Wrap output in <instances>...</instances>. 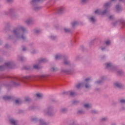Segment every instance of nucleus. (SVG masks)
<instances>
[{"label": "nucleus", "instance_id": "1", "mask_svg": "<svg viewBox=\"0 0 125 125\" xmlns=\"http://www.w3.org/2000/svg\"><path fill=\"white\" fill-rule=\"evenodd\" d=\"M34 78H36V77L34 76H29L22 77L21 78H15V81L12 82V84L15 86H18V85H19L20 84V83H18V82H24V80H31V79H33Z\"/></svg>", "mask_w": 125, "mask_h": 125}, {"label": "nucleus", "instance_id": "2", "mask_svg": "<svg viewBox=\"0 0 125 125\" xmlns=\"http://www.w3.org/2000/svg\"><path fill=\"white\" fill-rule=\"evenodd\" d=\"M26 29L23 27H21L19 28H17L15 29H14L13 30V33L14 35H16L17 37H18V35H19V33H20V31H22V32H24V31H25Z\"/></svg>", "mask_w": 125, "mask_h": 125}, {"label": "nucleus", "instance_id": "3", "mask_svg": "<svg viewBox=\"0 0 125 125\" xmlns=\"http://www.w3.org/2000/svg\"><path fill=\"white\" fill-rule=\"evenodd\" d=\"M11 65V62H7L5 63V66L3 65V66H0V71H2V70H4V67H10V66Z\"/></svg>", "mask_w": 125, "mask_h": 125}, {"label": "nucleus", "instance_id": "4", "mask_svg": "<svg viewBox=\"0 0 125 125\" xmlns=\"http://www.w3.org/2000/svg\"><path fill=\"white\" fill-rule=\"evenodd\" d=\"M95 14H101L102 15H104V14H106L107 13V10H105L101 13V11H100V10H96L95 11Z\"/></svg>", "mask_w": 125, "mask_h": 125}, {"label": "nucleus", "instance_id": "5", "mask_svg": "<svg viewBox=\"0 0 125 125\" xmlns=\"http://www.w3.org/2000/svg\"><path fill=\"white\" fill-rule=\"evenodd\" d=\"M116 23H119V24H121L122 25V28H125V21L124 20H120L118 21H116Z\"/></svg>", "mask_w": 125, "mask_h": 125}, {"label": "nucleus", "instance_id": "6", "mask_svg": "<svg viewBox=\"0 0 125 125\" xmlns=\"http://www.w3.org/2000/svg\"><path fill=\"white\" fill-rule=\"evenodd\" d=\"M16 104H17L18 105H20L21 104H22V100H21V99L16 100Z\"/></svg>", "mask_w": 125, "mask_h": 125}, {"label": "nucleus", "instance_id": "7", "mask_svg": "<svg viewBox=\"0 0 125 125\" xmlns=\"http://www.w3.org/2000/svg\"><path fill=\"white\" fill-rule=\"evenodd\" d=\"M115 86L119 87V88H122L123 87V85L121 83H115Z\"/></svg>", "mask_w": 125, "mask_h": 125}, {"label": "nucleus", "instance_id": "8", "mask_svg": "<svg viewBox=\"0 0 125 125\" xmlns=\"http://www.w3.org/2000/svg\"><path fill=\"white\" fill-rule=\"evenodd\" d=\"M3 99L5 101L10 100V99H12V98L11 97L5 96L3 97Z\"/></svg>", "mask_w": 125, "mask_h": 125}, {"label": "nucleus", "instance_id": "9", "mask_svg": "<svg viewBox=\"0 0 125 125\" xmlns=\"http://www.w3.org/2000/svg\"><path fill=\"white\" fill-rule=\"evenodd\" d=\"M45 62H47V60L45 59H41L39 60L40 63H45Z\"/></svg>", "mask_w": 125, "mask_h": 125}, {"label": "nucleus", "instance_id": "10", "mask_svg": "<svg viewBox=\"0 0 125 125\" xmlns=\"http://www.w3.org/2000/svg\"><path fill=\"white\" fill-rule=\"evenodd\" d=\"M44 0H33L32 1V4H35V3H38V2H40V1H42Z\"/></svg>", "mask_w": 125, "mask_h": 125}, {"label": "nucleus", "instance_id": "11", "mask_svg": "<svg viewBox=\"0 0 125 125\" xmlns=\"http://www.w3.org/2000/svg\"><path fill=\"white\" fill-rule=\"evenodd\" d=\"M9 122L13 125H16V121L13 119H10Z\"/></svg>", "mask_w": 125, "mask_h": 125}, {"label": "nucleus", "instance_id": "12", "mask_svg": "<svg viewBox=\"0 0 125 125\" xmlns=\"http://www.w3.org/2000/svg\"><path fill=\"white\" fill-rule=\"evenodd\" d=\"M72 27H76V26H78V22L77 21L74 22L72 23Z\"/></svg>", "mask_w": 125, "mask_h": 125}, {"label": "nucleus", "instance_id": "13", "mask_svg": "<svg viewBox=\"0 0 125 125\" xmlns=\"http://www.w3.org/2000/svg\"><path fill=\"white\" fill-rule=\"evenodd\" d=\"M64 63L65 65H69V64H70V62H69L68 60H65Z\"/></svg>", "mask_w": 125, "mask_h": 125}, {"label": "nucleus", "instance_id": "14", "mask_svg": "<svg viewBox=\"0 0 125 125\" xmlns=\"http://www.w3.org/2000/svg\"><path fill=\"white\" fill-rule=\"evenodd\" d=\"M61 57H62V56H61V55H57L56 56V59H61Z\"/></svg>", "mask_w": 125, "mask_h": 125}, {"label": "nucleus", "instance_id": "15", "mask_svg": "<svg viewBox=\"0 0 125 125\" xmlns=\"http://www.w3.org/2000/svg\"><path fill=\"white\" fill-rule=\"evenodd\" d=\"M39 79H45L46 78V76L45 75H40L39 76Z\"/></svg>", "mask_w": 125, "mask_h": 125}, {"label": "nucleus", "instance_id": "16", "mask_svg": "<svg viewBox=\"0 0 125 125\" xmlns=\"http://www.w3.org/2000/svg\"><path fill=\"white\" fill-rule=\"evenodd\" d=\"M25 101L26 102H30L31 101V99L28 97H26L24 99Z\"/></svg>", "mask_w": 125, "mask_h": 125}, {"label": "nucleus", "instance_id": "17", "mask_svg": "<svg viewBox=\"0 0 125 125\" xmlns=\"http://www.w3.org/2000/svg\"><path fill=\"white\" fill-rule=\"evenodd\" d=\"M84 107L85 108H90V107H91V106L90 105H89V104H84Z\"/></svg>", "mask_w": 125, "mask_h": 125}, {"label": "nucleus", "instance_id": "18", "mask_svg": "<svg viewBox=\"0 0 125 125\" xmlns=\"http://www.w3.org/2000/svg\"><path fill=\"white\" fill-rule=\"evenodd\" d=\"M121 6L117 5L116 6V9L117 11H119V10H121Z\"/></svg>", "mask_w": 125, "mask_h": 125}, {"label": "nucleus", "instance_id": "19", "mask_svg": "<svg viewBox=\"0 0 125 125\" xmlns=\"http://www.w3.org/2000/svg\"><path fill=\"white\" fill-rule=\"evenodd\" d=\"M82 85H83V84L82 83H80L78 85H76V87H77V88H80L81 87V86H82Z\"/></svg>", "mask_w": 125, "mask_h": 125}, {"label": "nucleus", "instance_id": "20", "mask_svg": "<svg viewBox=\"0 0 125 125\" xmlns=\"http://www.w3.org/2000/svg\"><path fill=\"white\" fill-rule=\"evenodd\" d=\"M106 68H109V67H111L112 66V64L110 63H108L106 64Z\"/></svg>", "mask_w": 125, "mask_h": 125}, {"label": "nucleus", "instance_id": "21", "mask_svg": "<svg viewBox=\"0 0 125 125\" xmlns=\"http://www.w3.org/2000/svg\"><path fill=\"white\" fill-rule=\"evenodd\" d=\"M110 6V3H106L104 4V7H109Z\"/></svg>", "mask_w": 125, "mask_h": 125}, {"label": "nucleus", "instance_id": "22", "mask_svg": "<svg viewBox=\"0 0 125 125\" xmlns=\"http://www.w3.org/2000/svg\"><path fill=\"white\" fill-rule=\"evenodd\" d=\"M75 94H76V93H75L74 92H70L71 96H75Z\"/></svg>", "mask_w": 125, "mask_h": 125}, {"label": "nucleus", "instance_id": "23", "mask_svg": "<svg viewBox=\"0 0 125 125\" xmlns=\"http://www.w3.org/2000/svg\"><path fill=\"white\" fill-rule=\"evenodd\" d=\"M34 69H40V66L39 65H34Z\"/></svg>", "mask_w": 125, "mask_h": 125}, {"label": "nucleus", "instance_id": "24", "mask_svg": "<svg viewBox=\"0 0 125 125\" xmlns=\"http://www.w3.org/2000/svg\"><path fill=\"white\" fill-rule=\"evenodd\" d=\"M90 20H91V21H92V22H95V20L94 18H93V17H91L90 18Z\"/></svg>", "mask_w": 125, "mask_h": 125}, {"label": "nucleus", "instance_id": "25", "mask_svg": "<svg viewBox=\"0 0 125 125\" xmlns=\"http://www.w3.org/2000/svg\"><path fill=\"white\" fill-rule=\"evenodd\" d=\"M36 96H37V97L41 98L42 97V95L41 94L37 93L36 94Z\"/></svg>", "mask_w": 125, "mask_h": 125}, {"label": "nucleus", "instance_id": "26", "mask_svg": "<svg viewBox=\"0 0 125 125\" xmlns=\"http://www.w3.org/2000/svg\"><path fill=\"white\" fill-rule=\"evenodd\" d=\"M110 43H111V42L110 41H107L106 42V44L107 45L110 44Z\"/></svg>", "mask_w": 125, "mask_h": 125}, {"label": "nucleus", "instance_id": "27", "mask_svg": "<svg viewBox=\"0 0 125 125\" xmlns=\"http://www.w3.org/2000/svg\"><path fill=\"white\" fill-rule=\"evenodd\" d=\"M88 1V0H82L83 3H85Z\"/></svg>", "mask_w": 125, "mask_h": 125}, {"label": "nucleus", "instance_id": "28", "mask_svg": "<svg viewBox=\"0 0 125 125\" xmlns=\"http://www.w3.org/2000/svg\"><path fill=\"white\" fill-rule=\"evenodd\" d=\"M31 22H32V21H31V20H29L26 21V23L27 24H31Z\"/></svg>", "mask_w": 125, "mask_h": 125}, {"label": "nucleus", "instance_id": "29", "mask_svg": "<svg viewBox=\"0 0 125 125\" xmlns=\"http://www.w3.org/2000/svg\"><path fill=\"white\" fill-rule=\"evenodd\" d=\"M63 11V8L61 7L59 9V12H61Z\"/></svg>", "mask_w": 125, "mask_h": 125}, {"label": "nucleus", "instance_id": "30", "mask_svg": "<svg viewBox=\"0 0 125 125\" xmlns=\"http://www.w3.org/2000/svg\"><path fill=\"white\" fill-rule=\"evenodd\" d=\"M64 31H65L66 33H67V32H70V29H68L65 28V29H64Z\"/></svg>", "mask_w": 125, "mask_h": 125}, {"label": "nucleus", "instance_id": "31", "mask_svg": "<svg viewBox=\"0 0 125 125\" xmlns=\"http://www.w3.org/2000/svg\"><path fill=\"white\" fill-rule=\"evenodd\" d=\"M121 103H125V100L122 99L120 100Z\"/></svg>", "mask_w": 125, "mask_h": 125}, {"label": "nucleus", "instance_id": "32", "mask_svg": "<svg viewBox=\"0 0 125 125\" xmlns=\"http://www.w3.org/2000/svg\"><path fill=\"white\" fill-rule=\"evenodd\" d=\"M102 121L103 122H104V121H107V118H103V119H102Z\"/></svg>", "mask_w": 125, "mask_h": 125}, {"label": "nucleus", "instance_id": "33", "mask_svg": "<svg viewBox=\"0 0 125 125\" xmlns=\"http://www.w3.org/2000/svg\"><path fill=\"white\" fill-rule=\"evenodd\" d=\"M78 114H83V111L79 110L78 111Z\"/></svg>", "mask_w": 125, "mask_h": 125}, {"label": "nucleus", "instance_id": "34", "mask_svg": "<svg viewBox=\"0 0 125 125\" xmlns=\"http://www.w3.org/2000/svg\"><path fill=\"white\" fill-rule=\"evenodd\" d=\"M40 9V7H35L34 8V10H39Z\"/></svg>", "mask_w": 125, "mask_h": 125}, {"label": "nucleus", "instance_id": "35", "mask_svg": "<svg viewBox=\"0 0 125 125\" xmlns=\"http://www.w3.org/2000/svg\"><path fill=\"white\" fill-rule=\"evenodd\" d=\"M51 39H52V40H54L55 39V37H54V36H51Z\"/></svg>", "mask_w": 125, "mask_h": 125}, {"label": "nucleus", "instance_id": "36", "mask_svg": "<svg viewBox=\"0 0 125 125\" xmlns=\"http://www.w3.org/2000/svg\"><path fill=\"white\" fill-rule=\"evenodd\" d=\"M85 86L86 88H88V87H89V86H88V85H87V84H86Z\"/></svg>", "mask_w": 125, "mask_h": 125}, {"label": "nucleus", "instance_id": "37", "mask_svg": "<svg viewBox=\"0 0 125 125\" xmlns=\"http://www.w3.org/2000/svg\"><path fill=\"white\" fill-rule=\"evenodd\" d=\"M52 69L53 72H54L55 71H56V68H55L54 67H53Z\"/></svg>", "mask_w": 125, "mask_h": 125}, {"label": "nucleus", "instance_id": "38", "mask_svg": "<svg viewBox=\"0 0 125 125\" xmlns=\"http://www.w3.org/2000/svg\"><path fill=\"white\" fill-rule=\"evenodd\" d=\"M35 32H36V33L37 34H38V33H39V32H40V30H36L35 31Z\"/></svg>", "mask_w": 125, "mask_h": 125}, {"label": "nucleus", "instance_id": "39", "mask_svg": "<svg viewBox=\"0 0 125 125\" xmlns=\"http://www.w3.org/2000/svg\"><path fill=\"white\" fill-rule=\"evenodd\" d=\"M89 80H90V79H89V78H87V79H86L85 80V82H87V81H89Z\"/></svg>", "mask_w": 125, "mask_h": 125}, {"label": "nucleus", "instance_id": "40", "mask_svg": "<svg viewBox=\"0 0 125 125\" xmlns=\"http://www.w3.org/2000/svg\"><path fill=\"white\" fill-rule=\"evenodd\" d=\"M77 103H78V101H77L73 102V104H77Z\"/></svg>", "mask_w": 125, "mask_h": 125}, {"label": "nucleus", "instance_id": "41", "mask_svg": "<svg viewBox=\"0 0 125 125\" xmlns=\"http://www.w3.org/2000/svg\"><path fill=\"white\" fill-rule=\"evenodd\" d=\"M13 0H7V1H8V2H11Z\"/></svg>", "mask_w": 125, "mask_h": 125}, {"label": "nucleus", "instance_id": "42", "mask_svg": "<svg viewBox=\"0 0 125 125\" xmlns=\"http://www.w3.org/2000/svg\"><path fill=\"white\" fill-rule=\"evenodd\" d=\"M102 81H99L97 82V83H101Z\"/></svg>", "mask_w": 125, "mask_h": 125}, {"label": "nucleus", "instance_id": "43", "mask_svg": "<svg viewBox=\"0 0 125 125\" xmlns=\"http://www.w3.org/2000/svg\"><path fill=\"white\" fill-rule=\"evenodd\" d=\"M109 19H110V20L113 19V16H110L109 17Z\"/></svg>", "mask_w": 125, "mask_h": 125}, {"label": "nucleus", "instance_id": "44", "mask_svg": "<svg viewBox=\"0 0 125 125\" xmlns=\"http://www.w3.org/2000/svg\"><path fill=\"white\" fill-rule=\"evenodd\" d=\"M22 50H23V51H25V50H26V48H25V47H23V48H22Z\"/></svg>", "mask_w": 125, "mask_h": 125}, {"label": "nucleus", "instance_id": "45", "mask_svg": "<svg viewBox=\"0 0 125 125\" xmlns=\"http://www.w3.org/2000/svg\"><path fill=\"white\" fill-rule=\"evenodd\" d=\"M21 39H22V40H25V37H24V36H23V35H22Z\"/></svg>", "mask_w": 125, "mask_h": 125}, {"label": "nucleus", "instance_id": "46", "mask_svg": "<svg viewBox=\"0 0 125 125\" xmlns=\"http://www.w3.org/2000/svg\"><path fill=\"white\" fill-rule=\"evenodd\" d=\"M121 72H120V71H118V75H121Z\"/></svg>", "mask_w": 125, "mask_h": 125}, {"label": "nucleus", "instance_id": "47", "mask_svg": "<svg viewBox=\"0 0 125 125\" xmlns=\"http://www.w3.org/2000/svg\"><path fill=\"white\" fill-rule=\"evenodd\" d=\"M66 109H62V112H65V111H66Z\"/></svg>", "mask_w": 125, "mask_h": 125}, {"label": "nucleus", "instance_id": "48", "mask_svg": "<svg viewBox=\"0 0 125 125\" xmlns=\"http://www.w3.org/2000/svg\"><path fill=\"white\" fill-rule=\"evenodd\" d=\"M104 49H105V48H102V50H104Z\"/></svg>", "mask_w": 125, "mask_h": 125}, {"label": "nucleus", "instance_id": "49", "mask_svg": "<svg viewBox=\"0 0 125 125\" xmlns=\"http://www.w3.org/2000/svg\"><path fill=\"white\" fill-rule=\"evenodd\" d=\"M21 61H23V59H22V58H21Z\"/></svg>", "mask_w": 125, "mask_h": 125}, {"label": "nucleus", "instance_id": "50", "mask_svg": "<svg viewBox=\"0 0 125 125\" xmlns=\"http://www.w3.org/2000/svg\"><path fill=\"white\" fill-rule=\"evenodd\" d=\"M42 120H40V123H41V124H42Z\"/></svg>", "mask_w": 125, "mask_h": 125}, {"label": "nucleus", "instance_id": "51", "mask_svg": "<svg viewBox=\"0 0 125 125\" xmlns=\"http://www.w3.org/2000/svg\"><path fill=\"white\" fill-rule=\"evenodd\" d=\"M93 113H96V111H93Z\"/></svg>", "mask_w": 125, "mask_h": 125}, {"label": "nucleus", "instance_id": "52", "mask_svg": "<svg viewBox=\"0 0 125 125\" xmlns=\"http://www.w3.org/2000/svg\"><path fill=\"white\" fill-rule=\"evenodd\" d=\"M113 25H116V23H114Z\"/></svg>", "mask_w": 125, "mask_h": 125}, {"label": "nucleus", "instance_id": "53", "mask_svg": "<svg viewBox=\"0 0 125 125\" xmlns=\"http://www.w3.org/2000/svg\"><path fill=\"white\" fill-rule=\"evenodd\" d=\"M112 1H114V0H111Z\"/></svg>", "mask_w": 125, "mask_h": 125}, {"label": "nucleus", "instance_id": "54", "mask_svg": "<svg viewBox=\"0 0 125 125\" xmlns=\"http://www.w3.org/2000/svg\"><path fill=\"white\" fill-rule=\"evenodd\" d=\"M121 1H122L123 0H120Z\"/></svg>", "mask_w": 125, "mask_h": 125}, {"label": "nucleus", "instance_id": "55", "mask_svg": "<svg viewBox=\"0 0 125 125\" xmlns=\"http://www.w3.org/2000/svg\"><path fill=\"white\" fill-rule=\"evenodd\" d=\"M27 70H28V68H26Z\"/></svg>", "mask_w": 125, "mask_h": 125}, {"label": "nucleus", "instance_id": "56", "mask_svg": "<svg viewBox=\"0 0 125 125\" xmlns=\"http://www.w3.org/2000/svg\"><path fill=\"white\" fill-rule=\"evenodd\" d=\"M44 124V123H43V124Z\"/></svg>", "mask_w": 125, "mask_h": 125}]
</instances>
